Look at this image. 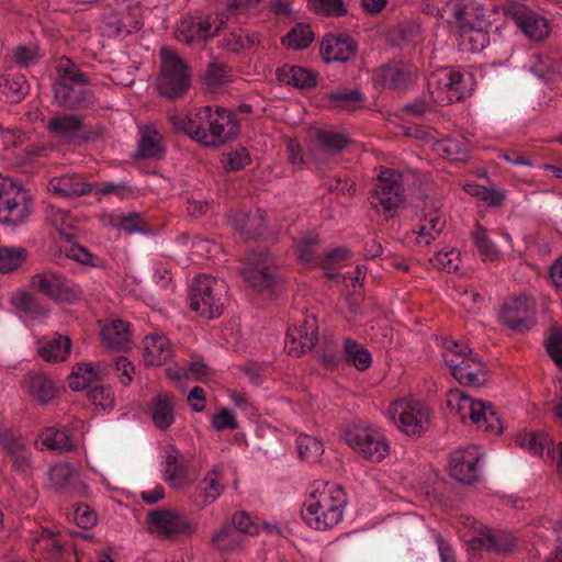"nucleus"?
I'll return each mask as SVG.
<instances>
[{
	"label": "nucleus",
	"mask_w": 562,
	"mask_h": 562,
	"mask_svg": "<svg viewBox=\"0 0 562 562\" xmlns=\"http://www.w3.org/2000/svg\"><path fill=\"white\" fill-rule=\"evenodd\" d=\"M169 122L176 131L205 147H218L239 132L236 115L221 106H201L188 115L171 113Z\"/></svg>",
	"instance_id": "obj_1"
},
{
	"label": "nucleus",
	"mask_w": 562,
	"mask_h": 562,
	"mask_svg": "<svg viewBox=\"0 0 562 562\" xmlns=\"http://www.w3.org/2000/svg\"><path fill=\"white\" fill-rule=\"evenodd\" d=\"M56 78L53 85L54 99L59 106L77 111L95 103L92 79L80 66L67 57L56 63Z\"/></svg>",
	"instance_id": "obj_2"
},
{
	"label": "nucleus",
	"mask_w": 562,
	"mask_h": 562,
	"mask_svg": "<svg viewBox=\"0 0 562 562\" xmlns=\"http://www.w3.org/2000/svg\"><path fill=\"white\" fill-rule=\"evenodd\" d=\"M347 504L345 491L335 484H324L322 490L311 493L301 512L303 520L315 530H326L342 518Z\"/></svg>",
	"instance_id": "obj_3"
},
{
	"label": "nucleus",
	"mask_w": 562,
	"mask_h": 562,
	"mask_svg": "<svg viewBox=\"0 0 562 562\" xmlns=\"http://www.w3.org/2000/svg\"><path fill=\"white\" fill-rule=\"evenodd\" d=\"M239 272L254 291L271 294L280 281V261L269 250H254L247 256Z\"/></svg>",
	"instance_id": "obj_4"
},
{
	"label": "nucleus",
	"mask_w": 562,
	"mask_h": 562,
	"mask_svg": "<svg viewBox=\"0 0 562 562\" xmlns=\"http://www.w3.org/2000/svg\"><path fill=\"white\" fill-rule=\"evenodd\" d=\"M227 286L224 280L210 274H198L190 285V307L206 318L218 317L226 302Z\"/></svg>",
	"instance_id": "obj_5"
},
{
	"label": "nucleus",
	"mask_w": 562,
	"mask_h": 562,
	"mask_svg": "<svg viewBox=\"0 0 562 562\" xmlns=\"http://www.w3.org/2000/svg\"><path fill=\"white\" fill-rule=\"evenodd\" d=\"M471 82L472 76L460 69H437L430 74L427 81L431 102L440 105L459 102L465 98Z\"/></svg>",
	"instance_id": "obj_6"
},
{
	"label": "nucleus",
	"mask_w": 562,
	"mask_h": 562,
	"mask_svg": "<svg viewBox=\"0 0 562 562\" xmlns=\"http://www.w3.org/2000/svg\"><path fill=\"white\" fill-rule=\"evenodd\" d=\"M447 406L461 419L470 418L473 424L492 432H501L503 427L496 411L490 403L474 401L464 391L454 389L447 394Z\"/></svg>",
	"instance_id": "obj_7"
},
{
	"label": "nucleus",
	"mask_w": 562,
	"mask_h": 562,
	"mask_svg": "<svg viewBox=\"0 0 562 562\" xmlns=\"http://www.w3.org/2000/svg\"><path fill=\"white\" fill-rule=\"evenodd\" d=\"M106 373L105 364L82 363L72 368L68 376V385L74 391L88 389V398L103 411L113 408L111 387L99 384L98 381Z\"/></svg>",
	"instance_id": "obj_8"
},
{
	"label": "nucleus",
	"mask_w": 562,
	"mask_h": 562,
	"mask_svg": "<svg viewBox=\"0 0 562 562\" xmlns=\"http://www.w3.org/2000/svg\"><path fill=\"white\" fill-rule=\"evenodd\" d=\"M345 440L360 457L380 462L389 454V443L382 430L367 423H355L345 430Z\"/></svg>",
	"instance_id": "obj_9"
},
{
	"label": "nucleus",
	"mask_w": 562,
	"mask_h": 562,
	"mask_svg": "<svg viewBox=\"0 0 562 562\" xmlns=\"http://www.w3.org/2000/svg\"><path fill=\"white\" fill-rule=\"evenodd\" d=\"M161 67L157 88L162 97L177 99L191 86V72L186 61L169 48L160 49Z\"/></svg>",
	"instance_id": "obj_10"
},
{
	"label": "nucleus",
	"mask_w": 562,
	"mask_h": 562,
	"mask_svg": "<svg viewBox=\"0 0 562 562\" xmlns=\"http://www.w3.org/2000/svg\"><path fill=\"white\" fill-rule=\"evenodd\" d=\"M47 216L55 229L59 235L64 236L67 241L60 247L61 252H64L67 258L83 266H99V258L91 254L88 248L72 243V238L76 236L78 221L69 211L52 206Z\"/></svg>",
	"instance_id": "obj_11"
},
{
	"label": "nucleus",
	"mask_w": 562,
	"mask_h": 562,
	"mask_svg": "<svg viewBox=\"0 0 562 562\" xmlns=\"http://www.w3.org/2000/svg\"><path fill=\"white\" fill-rule=\"evenodd\" d=\"M445 361L453 378L462 385L480 386L487 380L481 360L471 349L458 342L445 356Z\"/></svg>",
	"instance_id": "obj_12"
},
{
	"label": "nucleus",
	"mask_w": 562,
	"mask_h": 562,
	"mask_svg": "<svg viewBox=\"0 0 562 562\" xmlns=\"http://www.w3.org/2000/svg\"><path fill=\"white\" fill-rule=\"evenodd\" d=\"M537 303L532 296L508 297L498 311V322L515 334H525L536 324Z\"/></svg>",
	"instance_id": "obj_13"
},
{
	"label": "nucleus",
	"mask_w": 562,
	"mask_h": 562,
	"mask_svg": "<svg viewBox=\"0 0 562 562\" xmlns=\"http://www.w3.org/2000/svg\"><path fill=\"white\" fill-rule=\"evenodd\" d=\"M389 418L406 435L418 436L429 424L427 406L415 400L394 401L387 409Z\"/></svg>",
	"instance_id": "obj_14"
},
{
	"label": "nucleus",
	"mask_w": 562,
	"mask_h": 562,
	"mask_svg": "<svg viewBox=\"0 0 562 562\" xmlns=\"http://www.w3.org/2000/svg\"><path fill=\"white\" fill-rule=\"evenodd\" d=\"M30 194L10 178L0 180V222L18 225L30 214Z\"/></svg>",
	"instance_id": "obj_15"
},
{
	"label": "nucleus",
	"mask_w": 562,
	"mask_h": 562,
	"mask_svg": "<svg viewBox=\"0 0 562 562\" xmlns=\"http://www.w3.org/2000/svg\"><path fill=\"white\" fill-rule=\"evenodd\" d=\"M402 176L392 169H384L380 172L371 196L370 203L374 207L381 206L391 216L404 202L402 189Z\"/></svg>",
	"instance_id": "obj_16"
},
{
	"label": "nucleus",
	"mask_w": 562,
	"mask_h": 562,
	"mask_svg": "<svg viewBox=\"0 0 562 562\" xmlns=\"http://www.w3.org/2000/svg\"><path fill=\"white\" fill-rule=\"evenodd\" d=\"M146 522L150 532L162 538L191 535L194 525L182 513L171 508H155L147 513Z\"/></svg>",
	"instance_id": "obj_17"
},
{
	"label": "nucleus",
	"mask_w": 562,
	"mask_h": 562,
	"mask_svg": "<svg viewBox=\"0 0 562 562\" xmlns=\"http://www.w3.org/2000/svg\"><path fill=\"white\" fill-rule=\"evenodd\" d=\"M299 260L311 267H322L325 270L333 269L338 262L347 258V250L340 247L328 251H321L318 235L310 233L304 235L296 245Z\"/></svg>",
	"instance_id": "obj_18"
},
{
	"label": "nucleus",
	"mask_w": 562,
	"mask_h": 562,
	"mask_svg": "<svg viewBox=\"0 0 562 562\" xmlns=\"http://www.w3.org/2000/svg\"><path fill=\"white\" fill-rule=\"evenodd\" d=\"M225 24V16L182 18L176 29V37L187 44L201 43L214 36Z\"/></svg>",
	"instance_id": "obj_19"
},
{
	"label": "nucleus",
	"mask_w": 562,
	"mask_h": 562,
	"mask_svg": "<svg viewBox=\"0 0 562 562\" xmlns=\"http://www.w3.org/2000/svg\"><path fill=\"white\" fill-rule=\"evenodd\" d=\"M318 341L317 321L313 315H303L299 325L289 328L285 337V349L289 355L300 357L311 350Z\"/></svg>",
	"instance_id": "obj_20"
},
{
	"label": "nucleus",
	"mask_w": 562,
	"mask_h": 562,
	"mask_svg": "<svg viewBox=\"0 0 562 562\" xmlns=\"http://www.w3.org/2000/svg\"><path fill=\"white\" fill-rule=\"evenodd\" d=\"M516 547V540L512 533L504 530L484 528L467 541V550L475 555L482 550L497 554H508Z\"/></svg>",
	"instance_id": "obj_21"
},
{
	"label": "nucleus",
	"mask_w": 562,
	"mask_h": 562,
	"mask_svg": "<svg viewBox=\"0 0 562 562\" xmlns=\"http://www.w3.org/2000/svg\"><path fill=\"white\" fill-rule=\"evenodd\" d=\"M481 458V449L475 446L453 451L449 461L450 475L465 484L475 482L479 477Z\"/></svg>",
	"instance_id": "obj_22"
},
{
	"label": "nucleus",
	"mask_w": 562,
	"mask_h": 562,
	"mask_svg": "<svg viewBox=\"0 0 562 562\" xmlns=\"http://www.w3.org/2000/svg\"><path fill=\"white\" fill-rule=\"evenodd\" d=\"M358 53V43L348 34H327L321 43V54L326 63H347Z\"/></svg>",
	"instance_id": "obj_23"
},
{
	"label": "nucleus",
	"mask_w": 562,
	"mask_h": 562,
	"mask_svg": "<svg viewBox=\"0 0 562 562\" xmlns=\"http://www.w3.org/2000/svg\"><path fill=\"white\" fill-rule=\"evenodd\" d=\"M48 479L55 490L64 495L81 496L87 491V485L80 479L79 473L67 463L52 467Z\"/></svg>",
	"instance_id": "obj_24"
},
{
	"label": "nucleus",
	"mask_w": 562,
	"mask_h": 562,
	"mask_svg": "<svg viewBox=\"0 0 562 562\" xmlns=\"http://www.w3.org/2000/svg\"><path fill=\"white\" fill-rule=\"evenodd\" d=\"M0 446L9 458L13 471L25 473L31 468V451L14 432L0 430Z\"/></svg>",
	"instance_id": "obj_25"
},
{
	"label": "nucleus",
	"mask_w": 562,
	"mask_h": 562,
	"mask_svg": "<svg viewBox=\"0 0 562 562\" xmlns=\"http://www.w3.org/2000/svg\"><path fill=\"white\" fill-rule=\"evenodd\" d=\"M446 217L436 205H425L416 234V241L420 246H428L446 227Z\"/></svg>",
	"instance_id": "obj_26"
},
{
	"label": "nucleus",
	"mask_w": 562,
	"mask_h": 562,
	"mask_svg": "<svg viewBox=\"0 0 562 562\" xmlns=\"http://www.w3.org/2000/svg\"><path fill=\"white\" fill-rule=\"evenodd\" d=\"M94 183L88 182L81 175L64 173L53 177L48 182V190L60 198H77L91 193Z\"/></svg>",
	"instance_id": "obj_27"
},
{
	"label": "nucleus",
	"mask_w": 562,
	"mask_h": 562,
	"mask_svg": "<svg viewBox=\"0 0 562 562\" xmlns=\"http://www.w3.org/2000/svg\"><path fill=\"white\" fill-rule=\"evenodd\" d=\"M223 487L222 467L215 465L198 483L195 492L191 496V502L196 508H203L221 496Z\"/></svg>",
	"instance_id": "obj_28"
},
{
	"label": "nucleus",
	"mask_w": 562,
	"mask_h": 562,
	"mask_svg": "<svg viewBox=\"0 0 562 562\" xmlns=\"http://www.w3.org/2000/svg\"><path fill=\"white\" fill-rule=\"evenodd\" d=\"M102 345L113 351H126L132 347V335L128 323L113 319L101 327Z\"/></svg>",
	"instance_id": "obj_29"
},
{
	"label": "nucleus",
	"mask_w": 562,
	"mask_h": 562,
	"mask_svg": "<svg viewBox=\"0 0 562 562\" xmlns=\"http://www.w3.org/2000/svg\"><path fill=\"white\" fill-rule=\"evenodd\" d=\"M23 389L40 404H48L58 395L54 380L42 372H30L24 376Z\"/></svg>",
	"instance_id": "obj_30"
},
{
	"label": "nucleus",
	"mask_w": 562,
	"mask_h": 562,
	"mask_svg": "<svg viewBox=\"0 0 562 562\" xmlns=\"http://www.w3.org/2000/svg\"><path fill=\"white\" fill-rule=\"evenodd\" d=\"M70 338L58 333L44 336L36 342L37 353L47 362L65 361L70 353Z\"/></svg>",
	"instance_id": "obj_31"
},
{
	"label": "nucleus",
	"mask_w": 562,
	"mask_h": 562,
	"mask_svg": "<svg viewBox=\"0 0 562 562\" xmlns=\"http://www.w3.org/2000/svg\"><path fill=\"white\" fill-rule=\"evenodd\" d=\"M143 344L144 360L148 366H162L172 357L173 350L171 344L162 334H148L145 336Z\"/></svg>",
	"instance_id": "obj_32"
},
{
	"label": "nucleus",
	"mask_w": 562,
	"mask_h": 562,
	"mask_svg": "<svg viewBox=\"0 0 562 562\" xmlns=\"http://www.w3.org/2000/svg\"><path fill=\"white\" fill-rule=\"evenodd\" d=\"M32 288L54 301L65 300L68 293L66 280L53 271H43L33 276Z\"/></svg>",
	"instance_id": "obj_33"
},
{
	"label": "nucleus",
	"mask_w": 562,
	"mask_h": 562,
	"mask_svg": "<svg viewBox=\"0 0 562 562\" xmlns=\"http://www.w3.org/2000/svg\"><path fill=\"white\" fill-rule=\"evenodd\" d=\"M277 79L280 83L292 86L300 90H310L317 83V75L297 65H283L277 69Z\"/></svg>",
	"instance_id": "obj_34"
},
{
	"label": "nucleus",
	"mask_w": 562,
	"mask_h": 562,
	"mask_svg": "<svg viewBox=\"0 0 562 562\" xmlns=\"http://www.w3.org/2000/svg\"><path fill=\"white\" fill-rule=\"evenodd\" d=\"M414 68L402 60H393L381 68V79L391 89H403L412 81Z\"/></svg>",
	"instance_id": "obj_35"
},
{
	"label": "nucleus",
	"mask_w": 562,
	"mask_h": 562,
	"mask_svg": "<svg viewBox=\"0 0 562 562\" xmlns=\"http://www.w3.org/2000/svg\"><path fill=\"white\" fill-rule=\"evenodd\" d=\"M154 425L160 430L168 429L175 423L173 398L167 394L154 396L149 404Z\"/></svg>",
	"instance_id": "obj_36"
},
{
	"label": "nucleus",
	"mask_w": 562,
	"mask_h": 562,
	"mask_svg": "<svg viewBox=\"0 0 562 562\" xmlns=\"http://www.w3.org/2000/svg\"><path fill=\"white\" fill-rule=\"evenodd\" d=\"M165 481L177 488H182L189 482L184 457L173 448L167 451Z\"/></svg>",
	"instance_id": "obj_37"
},
{
	"label": "nucleus",
	"mask_w": 562,
	"mask_h": 562,
	"mask_svg": "<svg viewBox=\"0 0 562 562\" xmlns=\"http://www.w3.org/2000/svg\"><path fill=\"white\" fill-rule=\"evenodd\" d=\"M82 117L78 114L59 113L47 122V128L60 138H72L82 128Z\"/></svg>",
	"instance_id": "obj_38"
},
{
	"label": "nucleus",
	"mask_w": 562,
	"mask_h": 562,
	"mask_svg": "<svg viewBox=\"0 0 562 562\" xmlns=\"http://www.w3.org/2000/svg\"><path fill=\"white\" fill-rule=\"evenodd\" d=\"M486 26L487 23L484 19L475 16V21L463 24L462 29L459 31L462 42H468L470 49L473 52L484 49L490 44Z\"/></svg>",
	"instance_id": "obj_39"
},
{
	"label": "nucleus",
	"mask_w": 562,
	"mask_h": 562,
	"mask_svg": "<svg viewBox=\"0 0 562 562\" xmlns=\"http://www.w3.org/2000/svg\"><path fill=\"white\" fill-rule=\"evenodd\" d=\"M519 29L531 40L541 41L548 35L546 20L533 11L521 10L516 13Z\"/></svg>",
	"instance_id": "obj_40"
},
{
	"label": "nucleus",
	"mask_w": 562,
	"mask_h": 562,
	"mask_svg": "<svg viewBox=\"0 0 562 562\" xmlns=\"http://www.w3.org/2000/svg\"><path fill=\"white\" fill-rule=\"evenodd\" d=\"M37 446L57 452H67L74 448V442L69 435L60 428L46 427L43 429L36 440Z\"/></svg>",
	"instance_id": "obj_41"
},
{
	"label": "nucleus",
	"mask_w": 562,
	"mask_h": 562,
	"mask_svg": "<svg viewBox=\"0 0 562 562\" xmlns=\"http://www.w3.org/2000/svg\"><path fill=\"white\" fill-rule=\"evenodd\" d=\"M342 351V360L359 371H364L372 364L371 352L363 345L352 338H344Z\"/></svg>",
	"instance_id": "obj_42"
},
{
	"label": "nucleus",
	"mask_w": 562,
	"mask_h": 562,
	"mask_svg": "<svg viewBox=\"0 0 562 562\" xmlns=\"http://www.w3.org/2000/svg\"><path fill=\"white\" fill-rule=\"evenodd\" d=\"M517 442L533 454L553 459L554 449L550 437L544 432H528L520 436Z\"/></svg>",
	"instance_id": "obj_43"
},
{
	"label": "nucleus",
	"mask_w": 562,
	"mask_h": 562,
	"mask_svg": "<svg viewBox=\"0 0 562 562\" xmlns=\"http://www.w3.org/2000/svg\"><path fill=\"white\" fill-rule=\"evenodd\" d=\"M441 18H447L448 21H454L459 27L462 29L463 24H468L475 15L472 8L461 0H448L440 9Z\"/></svg>",
	"instance_id": "obj_44"
},
{
	"label": "nucleus",
	"mask_w": 562,
	"mask_h": 562,
	"mask_svg": "<svg viewBox=\"0 0 562 562\" xmlns=\"http://www.w3.org/2000/svg\"><path fill=\"white\" fill-rule=\"evenodd\" d=\"M243 540L244 536L231 524L224 525L212 537L213 546L222 552L236 550L241 544Z\"/></svg>",
	"instance_id": "obj_45"
},
{
	"label": "nucleus",
	"mask_w": 562,
	"mask_h": 562,
	"mask_svg": "<svg viewBox=\"0 0 562 562\" xmlns=\"http://www.w3.org/2000/svg\"><path fill=\"white\" fill-rule=\"evenodd\" d=\"M348 143L349 139L337 132L319 130L316 133V147L325 154H340Z\"/></svg>",
	"instance_id": "obj_46"
},
{
	"label": "nucleus",
	"mask_w": 562,
	"mask_h": 562,
	"mask_svg": "<svg viewBox=\"0 0 562 562\" xmlns=\"http://www.w3.org/2000/svg\"><path fill=\"white\" fill-rule=\"evenodd\" d=\"M12 300L18 308L26 312L33 318L44 319L49 315L48 308L35 295L29 292L16 293Z\"/></svg>",
	"instance_id": "obj_47"
},
{
	"label": "nucleus",
	"mask_w": 562,
	"mask_h": 562,
	"mask_svg": "<svg viewBox=\"0 0 562 562\" xmlns=\"http://www.w3.org/2000/svg\"><path fill=\"white\" fill-rule=\"evenodd\" d=\"M436 150L447 158L463 160L468 157L470 143L463 137L445 138L437 142Z\"/></svg>",
	"instance_id": "obj_48"
},
{
	"label": "nucleus",
	"mask_w": 562,
	"mask_h": 562,
	"mask_svg": "<svg viewBox=\"0 0 562 562\" xmlns=\"http://www.w3.org/2000/svg\"><path fill=\"white\" fill-rule=\"evenodd\" d=\"M138 154L144 158H160L164 155V147L157 131L146 128L142 133L138 144Z\"/></svg>",
	"instance_id": "obj_49"
},
{
	"label": "nucleus",
	"mask_w": 562,
	"mask_h": 562,
	"mask_svg": "<svg viewBox=\"0 0 562 562\" xmlns=\"http://www.w3.org/2000/svg\"><path fill=\"white\" fill-rule=\"evenodd\" d=\"M344 351L337 339L325 337L321 345V361L329 370L337 369L342 362Z\"/></svg>",
	"instance_id": "obj_50"
},
{
	"label": "nucleus",
	"mask_w": 562,
	"mask_h": 562,
	"mask_svg": "<svg viewBox=\"0 0 562 562\" xmlns=\"http://www.w3.org/2000/svg\"><path fill=\"white\" fill-rule=\"evenodd\" d=\"M313 38L311 27L297 23L282 37V44L293 49H304L313 42Z\"/></svg>",
	"instance_id": "obj_51"
},
{
	"label": "nucleus",
	"mask_w": 562,
	"mask_h": 562,
	"mask_svg": "<svg viewBox=\"0 0 562 562\" xmlns=\"http://www.w3.org/2000/svg\"><path fill=\"white\" fill-rule=\"evenodd\" d=\"M327 99L335 108L352 110L361 104L363 95L357 89H337L330 91Z\"/></svg>",
	"instance_id": "obj_52"
},
{
	"label": "nucleus",
	"mask_w": 562,
	"mask_h": 562,
	"mask_svg": "<svg viewBox=\"0 0 562 562\" xmlns=\"http://www.w3.org/2000/svg\"><path fill=\"white\" fill-rule=\"evenodd\" d=\"M296 448L301 459L307 462H316L324 453V447L315 437L301 434L296 438Z\"/></svg>",
	"instance_id": "obj_53"
},
{
	"label": "nucleus",
	"mask_w": 562,
	"mask_h": 562,
	"mask_svg": "<svg viewBox=\"0 0 562 562\" xmlns=\"http://www.w3.org/2000/svg\"><path fill=\"white\" fill-rule=\"evenodd\" d=\"M26 258V250L16 246H0V273L18 269Z\"/></svg>",
	"instance_id": "obj_54"
},
{
	"label": "nucleus",
	"mask_w": 562,
	"mask_h": 562,
	"mask_svg": "<svg viewBox=\"0 0 562 562\" xmlns=\"http://www.w3.org/2000/svg\"><path fill=\"white\" fill-rule=\"evenodd\" d=\"M472 241L476 246L480 255L491 260L497 258L498 247L488 236L487 231L480 224L476 225L471 234Z\"/></svg>",
	"instance_id": "obj_55"
},
{
	"label": "nucleus",
	"mask_w": 562,
	"mask_h": 562,
	"mask_svg": "<svg viewBox=\"0 0 562 562\" xmlns=\"http://www.w3.org/2000/svg\"><path fill=\"white\" fill-rule=\"evenodd\" d=\"M308 8L323 16L338 18L347 13L344 0H308Z\"/></svg>",
	"instance_id": "obj_56"
},
{
	"label": "nucleus",
	"mask_w": 562,
	"mask_h": 562,
	"mask_svg": "<svg viewBox=\"0 0 562 562\" xmlns=\"http://www.w3.org/2000/svg\"><path fill=\"white\" fill-rule=\"evenodd\" d=\"M97 196L103 195H115L121 200H124L134 193V187L127 181H106L100 184L94 183L93 191Z\"/></svg>",
	"instance_id": "obj_57"
},
{
	"label": "nucleus",
	"mask_w": 562,
	"mask_h": 562,
	"mask_svg": "<svg viewBox=\"0 0 562 562\" xmlns=\"http://www.w3.org/2000/svg\"><path fill=\"white\" fill-rule=\"evenodd\" d=\"M13 60L21 67H30L40 59V49L36 44H21L12 52Z\"/></svg>",
	"instance_id": "obj_58"
},
{
	"label": "nucleus",
	"mask_w": 562,
	"mask_h": 562,
	"mask_svg": "<svg viewBox=\"0 0 562 562\" xmlns=\"http://www.w3.org/2000/svg\"><path fill=\"white\" fill-rule=\"evenodd\" d=\"M238 228L247 238L257 239L263 234V215L260 211L255 214H248L245 223L238 224Z\"/></svg>",
	"instance_id": "obj_59"
},
{
	"label": "nucleus",
	"mask_w": 562,
	"mask_h": 562,
	"mask_svg": "<svg viewBox=\"0 0 562 562\" xmlns=\"http://www.w3.org/2000/svg\"><path fill=\"white\" fill-rule=\"evenodd\" d=\"M119 226L124 232L148 234L150 227L139 213H130L121 217Z\"/></svg>",
	"instance_id": "obj_60"
},
{
	"label": "nucleus",
	"mask_w": 562,
	"mask_h": 562,
	"mask_svg": "<svg viewBox=\"0 0 562 562\" xmlns=\"http://www.w3.org/2000/svg\"><path fill=\"white\" fill-rule=\"evenodd\" d=\"M4 86L11 92L13 101H20L23 97L29 93L30 86L24 75L15 74L9 75L3 79Z\"/></svg>",
	"instance_id": "obj_61"
},
{
	"label": "nucleus",
	"mask_w": 562,
	"mask_h": 562,
	"mask_svg": "<svg viewBox=\"0 0 562 562\" xmlns=\"http://www.w3.org/2000/svg\"><path fill=\"white\" fill-rule=\"evenodd\" d=\"M229 70L227 66L218 61L209 64L205 71V81L209 87H218L228 81Z\"/></svg>",
	"instance_id": "obj_62"
},
{
	"label": "nucleus",
	"mask_w": 562,
	"mask_h": 562,
	"mask_svg": "<svg viewBox=\"0 0 562 562\" xmlns=\"http://www.w3.org/2000/svg\"><path fill=\"white\" fill-rule=\"evenodd\" d=\"M459 257L460 252L456 249H450L448 251H438L435 255V258L431 260L434 266L446 270L448 272H454L459 268Z\"/></svg>",
	"instance_id": "obj_63"
},
{
	"label": "nucleus",
	"mask_w": 562,
	"mask_h": 562,
	"mask_svg": "<svg viewBox=\"0 0 562 562\" xmlns=\"http://www.w3.org/2000/svg\"><path fill=\"white\" fill-rule=\"evenodd\" d=\"M546 349L554 363L562 370V330H552L547 338Z\"/></svg>",
	"instance_id": "obj_64"
}]
</instances>
